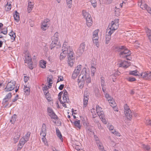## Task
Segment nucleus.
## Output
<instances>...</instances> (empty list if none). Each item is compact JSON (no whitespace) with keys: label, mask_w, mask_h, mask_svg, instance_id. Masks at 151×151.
Segmentation results:
<instances>
[{"label":"nucleus","mask_w":151,"mask_h":151,"mask_svg":"<svg viewBox=\"0 0 151 151\" xmlns=\"http://www.w3.org/2000/svg\"><path fill=\"white\" fill-rule=\"evenodd\" d=\"M104 77L102 76L101 77V86H105V81L104 80Z\"/></svg>","instance_id":"ea45409f"},{"label":"nucleus","mask_w":151,"mask_h":151,"mask_svg":"<svg viewBox=\"0 0 151 151\" xmlns=\"http://www.w3.org/2000/svg\"><path fill=\"white\" fill-rule=\"evenodd\" d=\"M91 66H95L96 65V60L95 59H93L91 62Z\"/></svg>","instance_id":"c03bdc74"},{"label":"nucleus","mask_w":151,"mask_h":151,"mask_svg":"<svg viewBox=\"0 0 151 151\" xmlns=\"http://www.w3.org/2000/svg\"><path fill=\"white\" fill-rule=\"evenodd\" d=\"M11 4H8V3H7L5 6V10L6 11H8L11 9Z\"/></svg>","instance_id":"58836bf2"},{"label":"nucleus","mask_w":151,"mask_h":151,"mask_svg":"<svg viewBox=\"0 0 151 151\" xmlns=\"http://www.w3.org/2000/svg\"><path fill=\"white\" fill-rule=\"evenodd\" d=\"M64 50L66 51L67 53L71 51L69 48H68L67 47H65L64 48H63L62 49V50L63 51H64Z\"/></svg>","instance_id":"6e6d98bb"},{"label":"nucleus","mask_w":151,"mask_h":151,"mask_svg":"<svg viewBox=\"0 0 151 151\" xmlns=\"http://www.w3.org/2000/svg\"><path fill=\"white\" fill-rule=\"evenodd\" d=\"M33 4L32 2V0H29L28 1V7L32 9L33 7Z\"/></svg>","instance_id":"37998d69"},{"label":"nucleus","mask_w":151,"mask_h":151,"mask_svg":"<svg viewBox=\"0 0 151 151\" xmlns=\"http://www.w3.org/2000/svg\"><path fill=\"white\" fill-rule=\"evenodd\" d=\"M47 111L48 115L51 119L55 120L58 119V117L54 113L52 108L48 107L47 109Z\"/></svg>","instance_id":"423d86ee"},{"label":"nucleus","mask_w":151,"mask_h":151,"mask_svg":"<svg viewBox=\"0 0 151 151\" xmlns=\"http://www.w3.org/2000/svg\"><path fill=\"white\" fill-rule=\"evenodd\" d=\"M125 48V47L124 46H120L116 47H115L116 51H117L119 52H122Z\"/></svg>","instance_id":"412c9836"},{"label":"nucleus","mask_w":151,"mask_h":151,"mask_svg":"<svg viewBox=\"0 0 151 151\" xmlns=\"http://www.w3.org/2000/svg\"><path fill=\"white\" fill-rule=\"evenodd\" d=\"M100 119H101V121L104 124H106L107 122L105 118V117L101 118Z\"/></svg>","instance_id":"774afa93"},{"label":"nucleus","mask_w":151,"mask_h":151,"mask_svg":"<svg viewBox=\"0 0 151 151\" xmlns=\"http://www.w3.org/2000/svg\"><path fill=\"white\" fill-rule=\"evenodd\" d=\"M66 2L67 4L69 5L68 6V7L69 8H70V6H71V5L72 4V0H66Z\"/></svg>","instance_id":"5fc2aeb1"},{"label":"nucleus","mask_w":151,"mask_h":151,"mask_svg":"<svg viewBox=\"0 0 151 151\" xmlns=\"http://www.w3.org/2000/svg\"><path fill=\"white\" fill-rule=\"evenodd\" d=\"M27 142V141L24 139V138H21L20 140L19 143V147L20 148H22L23 147V146Z\"/></svg>","instance_id":"a211bd4d"},{"label":"nucleus","mask_w":151,"mask_h":151,"mask_svg":"<svg viewBox=\"0 0 151 151\" xmlns=\"http://www.w3.org/2000/svg\"><path fill=\"white\" fill-rule=\"evenodd\" d=\"M124 112L127 119L129 120H131L132 119L133 114L127 104L124 105Z\"/></svg>","instance_id":"f03ea898"},{"label":"nucleus","mask_w":151,"mask_h":151,"mask_svg":"<svg viewBox=\"0 0 151 151\" xmlns=\"http://www.w3.org/2000/svg\"><path fill=\"white\" fill-rule=\"evenodd\" d=\"M89 97H84L83 100V107H86L88 104Z\"/></svg>","instance_id":"bb28decb"},{"label":"nucleus","mask_w":151,"mask_h":151,"mask_svg":"<svg viewBox=\"0 0 151 151\" xmlns=\"http://www.w3.org/2000/svg\"><path fill=\"white\" fill-rule=\"evenodd\" d=\"M16 82L14 81L11 80L7 84L6 88L4 89L5 92L11 91L15 88Z\"/></svg>","instance_id":"20e7f679"},{"label":"nucleus","mask_w":151,"mask_h":151,"mask_svg":"<svg viewBox=\"0 0 151 151\" xmlns=\"http://www.w3.org/2000/svg\"><path fill=\"white\" fill-rule=\"evenodd\" d=\"M21 134L19 130L15 131L14 134V139L15 143H16L19 140Z\"/></svg>","instance_id":"f8f14e48"},{"label":"nucleus","mask_w":151,"mask_h":151,"mask_svg":"<svg viewBox=\"0 0 151 151\" xmlns=\"http://www.w3.org/2000/svg\"><path fill=\"white\" fill-rule=\"evenodd\" d=\"M47 62L43 60H40L39 62V65L40 66H46Z\"/></svg>","instance_id":"f704fd0d"},{"label":"nucleus","mask_w":151,"mask_h":151,"mask_svg":"<svg viewBox=\"0 0 151 151\" xmlns=\"http://www.w3.org/2000/svg\"><path fill=\"white\" fill-rule=\"evenodd\" d=\"M31 133V132H27V134L25 135L24 137V139L27 141H28L29 138Z\"/></svg>","instance_id":"7c9ffc66"},{"label":"nucleus","mask_w":151,"mask_h":151,"mask_svg":"<svg viewBox=\"0 0 151 151\" xmlns=\"http://www.w3.org/2000/svg\"><path fill=\"white\" fill-rule=\"evenodd\" d=\"M109 103H110L111 104L110 105L113 108H115L116 109L115 110V111H118V110H116V104L115 102L114 101V100L113 99H111V100L109 101Z\"/></svg>","instance_id":"b1692460"},{"label":"nucleus","mask_w":151,"mask_h":151,"mask_svg":"<svg viewBox=\"0 0 151 151\" xmlns=\"http://www.w3.org/2000/svg\"><path fill=\"white\" fill-rule=\"evenodd\" d=\"M142 148L145 150L148 151L150 149L151 147L148 145L144 144L142 145Z\"/></svg>","instance_id":"2f4dec72"},{"label":"nucleus","mask_w":151,"mask_h":151,"mask_svg":"<svg viewBox=\"0 0 151 151\" xmlns=\"http://www.w3.org/2000/svg\"><path fill=\"white\" fill-rule=\"evenodd\" d=\"M77 69L75 70L72 75V77L73 79H75L77 77L81 70L80 67H77Z\"/></svg>","instance_id":"4468645a"},{"label":"nucleus","mask_w":151,"mask_h":151,"mask_svg":"<svg viewBox=\"0 0 151 151\" xmlns=\"http://www.w3.org/2000/svg\"><path fill=\"white\" fill-rule=\"evenodd\" d=\"M85 47L86 44L84 42H83L80 44V47L76 52V53L78 56H80L82 55L85 50Z\"/></svg>","instance_id":"0eeeda50"},{"label":"nucleus","mask_w":151,"mask_h":151,"mask_svg":"<svg viewBox=\"0 0 151 151\" xmlns=\"http://www.w3.org/2000/svg\"><path fill=\"white\" fill-rule=\"evenodd\" d=\"M8 99H6L4 98L2 101V104L4 105H5V106H8Z\"/></svg>","instance_id":"4c0bfd02"},{"label":"nucleus","mask_w":151,"mask_h":151,"mask_svg":"<svg viewBox=\"0 0 151 151\" xmlns=\"http://www.w3.org/2000/svg\"><path fill=\"white\" fill-rule=\"evenodd\" d=\"M97 146L100 151H105V150L104 149L102 143L98 145Z\"/></svg>","instance_id":"c9c22d12"},{"label":"nucleus","mask_w":151,"mask_h":151,"mask_svg":"<svg viewBox=\"0 0 151 151\" xmlns=\"http://www.w3.org/2000/svg\"><path fill=\"white\" fill-rule=\"evenodd\" d=\"M56 134L57 136L60 138V139L61 140L63 141V138L62 137V135L59 130V129L58 128V127L56 128Z\"/></svg>","instance_id":"aec40b11"},{"label":"nucleus","mask_w":151,"mask_h":151,"mask_svg":"<svg viewBox=\"0 0 151 151\" xmlns=\"http://www.w3.org/2000/svg\"><path fill=\"white\" fill-rule=\"evenodd\" d=\"M53 78V76L52 75H50L49 77L47 78V82H51L52 81V78Z\"/></svg>","instance_id":"a18cd8bd"},{"label":"nucleus","mask_w":151,"mask_h":151,"mask_svg":"<svg viewBox=\"0 0 151 151\" xmlns=\"http://www.w3.org/2000/svg\"><path fill=\"white\" fill-rule=\"evenodd\" d=\"M29 79V77L24 76V81L25 83L27 82L28 80Z\"/></svg>","instance_id":"338daca9"},{"label":"nucleus","mask_w":151,"mask_h":151,"mask_svg":"<svg viewBox=\"0 0 151 151\" xmlns=\"http://www.w3.org/2000/svg\"><path fill=\"white\" fill-rule=\"evenodd\" d=\"M113 0H105V3L106 4H109L111 3Z\"/></svg>","instance_id":"69168bd1"},{"label":"nucleus","mask_w":151,"mask_h":151,"mask_svg":"<svg viewBox=\"0 0 151 151\" xmlns=\"http://www.w3.org/2000/svg\"><path fill=\"white\" fill-rule=\"evenodd\" d=\"M67 54V52L65 50L63 51V52L60 53V60H62L64 59Z\"/></svg>","instance_id":"393cba45"},{"label":"nucleus","mask_w":151,"mask_h":151,"mask_svg":"<svg viewBox=\"0 0 151 151\" xmlns=\"http://www.w3.org/2000/svg\"><path fill=\"white\" fill-rule=\"evenodd\" d=\"M117 65L119 66H130L132 65L131 63L130 62H128L126 61H122V60H120L118 61L117 63Z\"/></svg>","instance_id":"9d476101"},{"label":"nucleus","mask_w":151,"mask_h":151,"mask_svg":"<svg viewBox=\"0 0 151 151\" xmlns=\"http://www.w3.org/2000/svg\"><path fill=\"white\" fill-rule=\"evenodd\" d=\"M105 96L109 101L113 99L111 96H110L109 94L107 93L105 95Z\"/></svg>","instance_id":"de8ad7c7"},{"label":"nucleus","mask_w":151,"mask_h":151,"mask_svg":"<svg viewBox=\"0 0 151 151\" xmlns=\"http://www.w3.org/2000/svg\"><path fill=\"white\" fill-rule=\"evenodd\" d=\"M148 72H147L145 71H143L142 73H139V77L143 78L147 80Z\"/></svg>","instance_id":"f3484780"},{"label":"nucleus","mask_w":151,"mask_h":151,"mask_svg":"<svg viewBox=\"0 0 151 151\" xmlns=\"http://www.w3.org/2000/svg\"><path fill=\"white\" fill-rule=\"evenodd\" d=\"M115 15L116 16L119 15V9L116 8V7H115Z\"/></svg>","instance_id":"4d7b16f0"},{"label":"nucleus","mask_w":151,"mask_h":151,"mask_svg":"<svg viewBox=\"0 0 151 151\" xmlns=\"http://www.w3.org/2000/svg\"><path fill=\"white\" fill-rule=\"evenodd\" d=\"M12 97V93L11 92H9L5 96V97L6 99H11Z\"/></svg>","instance_id":"8fccbe9b"},{"label":"nucleus","mask_w":151,"mask_h":151,"mask_svg":"<svg viewBox=\"0 0 151 151\" xmlns=\"http://www.w3.org/2000/svg\"><path fill=\"white\" fill-rule=\"evenodd\" d=\"M111 36L109 35H107V34H106V43L108 44L109 43V41L111 39Z\"/></svg>","instance_id":"72a5a7b5"},{"label":"nucleus","mask_w":151,"mask_h":151,"mask_svg":"<svg viewBox=\"0 0 151 151\" xmlns=\"http://www.w3.org/2000/svg\"><path fill=\"white\" fill-rule=\"evenodd\" d=\"M26 55L28 58H25V60H24L25 63H27V65L29 66L32 65V62L30 56V55L28 54Z\"/></svg>","instance_id":"2eb2a0df"},{"label":"nucleus","mask_w":151,"mask_h":151,"mask_svg":"<svg viewBox=\"0 0 151 151\" xmlns=\"http://www.w3.org/2000/svg\"><path fill=\"white\" fill-rule=\"evenodd\" d=\"M63 102L65 103L66 102H68L69 101V98L68 96V93L65 89H64L63 90Z\"/></svg>","instance_id":"ddd939ff"},{"label":"nucleus","mask_w":151,"mask_h":151,"mask_svg":"<svg viewBox=\"0 0 151 151\" xmlns=\"http://www.w3.org/2000/svg\"><path fill=\"white\" fill-rule=\"evenodd\" d=\"M91 78L88 77L86 79V83L87 84H88L89 83H91Z\"/></svg>","instance_id":"052dcab7"},{"label":"nucleus","mask_w":151,"mask_h":151,"mask_svg":"<svg viewBox=\"0 0 151 151\" xmlns=\"http://www.w3.org/2000/svg\"><path fill=\"white\" fill-rule=\"evenodd\" d=\"M93 36L96 37H98V32L97 31L95 30L94 31V32H93Z\"/></svg>","instance_id":"0e129e2a"},{"label":"nucleus","mask_w":151,"mask_h":151,"mask_svg":"<svg viewBox=\"0 0 151 151\" xmlns=\"http://www.w3.org/2000/svg\"><path fill=\"white\" fill-rule=\"evenodd\" d=\"M45 96L48 101H50L52 100V98L51 97L50 94L49 93H48L47 95H45Z\"/></svg>","instance_id":"a19ab883"},{"label":"nucleus","mask_w":151,"mask_h":151,"mask_svg":"<svg viewBox=\"0 0 151 151\" xmlns=\"http://www.w3.org/2000/svg\"><path fill=\"white\" fill-rule=\"evenodd\" d=\"M30 89L29 87H27L26 86L24 89V91L27 95L29 93Z\"/></svg>","instance_id":"e433bc0d"},{"label":"nucleus","mask_w":151,"mask_h":151,"mask_svg":"<svg viewBox=\"0 0 151 151\" xmlns=\"http://www.w3.org/2000/svg\"><path fill=\"white\" fill-rule=\"evenodd\" d=\"M82 14L86 20V24L88 27H90L93 24V21L91 15L85 10L82 11Z\"/></svg>","instance_id":"f257e3e1"},{"label":"nucleus","mask_w":151,"mask_h":151,"mask_svg":"<svg viewBox=\"0 0 151 151\" xmlns=\"http://www.w3.org/2000/svg\"><path fill=\"white\" fill-rule=\"evenodd\" d=\"M127 80L128 81L130 82L134 81L136 80V79L135 78L131 77H129L127 79Z\"/></svg>","instance_id":"09e8293b"},{"label":"nucleus","mask_w":151,"mask_h":151,"mask_svg":"<svg viewBox=\"0 0 151 151\" xmlns=\"http://www.w3.org/2000/svg\"><path fill=\"white\" fill-rule=\"evenodd\" d=\"M130 51L126 48V47L119 54L120 55H122V58L127 57H129L131 55Z\"/></svg>","instance_id":"6e6552de"},{"label":"nucleus","mask_w":151,"mask_h":151,"mask_svg":"<svg viewBox=\"0 0 151 151\" xmlns=\"http://www.w3.org/2000/svg\"><path fill=\"white\" fill-rule=\"evenodd\" d=\"M63 92V91H61L58 94V99L60 101V102H61V98Z\"/></svg>","instance_id":"603ef678"},{"label":"nucleus","mask_w":151,"mask_h":151,"mask_svg":"<svg viewBox=\"0 0 151 151\" xmlns=\"http://www.w3.org/2000/svg\"><path fill=\"white\" fill-rule=\"evenodd\" d=\"M129 74L130 75H132L135 76H138L139 77V73L138 71H137V70H134L130 71Z\"/></svg>","instance_id":"6ab92c4d"},{"label":"nucleus","mask_w":151,"mask_h":151,"mask_svg":"<svg viewBox=\"0 0 151 151\" xmlns=\"http://www.w3.org/2000/svg\"><path fill=\"white\" fill-rule=\"evenodd\" d=\"M91 71L92 74H93L92 76L94 75V74L96 71V68L94 67H91Z\"/></svg>","instance_id":"13d9d810"},{"label":"nucleus","mask_w":151,"mask_h":151,"mask_svg":"<svg viewBox=\"0 0 151 151\" xmlns=\"http://www.w3.org/2000/svg\"><path fill=\"white\" fill-rule=\"evenodd\" d=\"M142 2V1L139 2L138 4V5H139V4H140V7L141 8L143 9H147L148 7V6L146 4L143 3Z\"/></svg>","instance_id":"4be33fe9"},{"label":"nucleus","mask_w":151,"mask_h":151,"mask_svg":"<svg viewBox=\"0 0 151 151\" xmlns=\"http://www.w3.org/2000/svg\"><path fill=\"white\" fill-rule=\"evenodd\" d=\"M86 73V68L85 67H84L82 70L81 74L78 76V81H79L78 82V83L80 82L81 81H84L85 77H86L85 75Z\"/></svg>","instance_id":"1a4fd4ad"},{"label":"nucleus","mask_w":151,"mask_h":151,"mask_svg":"<svg viewBox=\"0 0 151 151\" xmlns=\"http://www.w3.org/2000/svg\"><path fill=\"white\" fill-rule=\"evenodd\" d=\"M147 80H151V72H148Z\"/></svg>","instance_id":"680f3d73"},{"label":"nucleus","mask_w":151,"mask_h":151,"mask_svg":"<svg viewBox=\"0 0 151 151\" xmlns=\"http://www.w3.org/2000/svg\"><path fill=\"white\" fill-rule=\"evenodd\" d=\"M58 38L52 37V42L57 44L58 41Z\"/></svg>","instance_id":"864d4df0"},{"label":"nucleus","mask_w":151,"mask_h":151,"mask_svg":"<svg viewBox=\"0 0 151 151\" xmlns=\"http://www.w3.org/2000/svg\"><path fill=\"white\" fill-rule=\"evenodd\" d=\"M104 112L102 111H101L98 113L97 114L100 118L105 117Z\"/></svg>","instance_id":"79ce46f5"},{"label":"nucleus","mask_w":151,"mask_h":151,"mask_svg":"<svg viewBox=\"0 0 151 151\" xmlns=\"http://www.w3.org/2000/svg\"><path fill=\"white\" fill-rule=\"evenodd\" d=\"M16 115H14L12 117L11 119L10 120V122L12 124H14L16 120Z\"/></svg>","instance_id":"473e14b6"},{"label":"nucleus","mask_w":151,"mask_h":151,"mask_svg":"<svg viewBox=\"0 0 151 151\" xmlns=\"http://www.w3.org/2000/svg\"><path fill=\"white\" fill-rule=\"evenodd\" d=\"M68 60V61L69 65L73 66L75 62V57L74 53L73 52L70 51L67 53Z\"/></svg>","instance_id":"7ed1b4c3"},{"label":"nucleus","mask_w":151,"mask_h":151,"mask_svg":"<svg viewBox=\"0 0 151 151\" xmlns=\"http://www.w3.org/2000/svg\"><path fill=\"white\" fill-rule=\"evenodd\" d=\"M102 111V109L99 105H97L96 106V111L97 113Z\"/></svg>","instance_id":"49530a36"},{"label":"nucleus","mask_w":151,"mask_h":151,"mask_svg":"<svg viewBox=\"0 0 151 151\" xmlns=\"http://www.w3.org/2000/svg\"><path fill=\"white\" fill-rule=\"evenodd\" d=\"M63 80V76H60L59 77L58 79L57 80V83L60 81H62Z\"/></svg>","instance_id":"e2e57ef3"},{"label":"nucleus","mask_w":151,"mask_h":151,"mask_svg":"<svg viewBox=\"0 0 151 151\" xmlns=\"http://www.w3.org/2000/svg\"><path fill=\"white\" fill-rule=\"evenodd\" d=\"M50 20L46 18L44 19L42 22V24L41 28L44 31H45L49 27L50 24Z\"/></svg>","instance_id":"39448f33"},{"label":"nucleus","mask_w":151,"mask_h":151,"mask_svg":"<svg viewBox=\"0 0 151 151\" xmlns=\"http://www.w3.org/2000/svg\"><path fill=\"white\" fill-rule=\"evenodd\" d=\"M114 31V30H112L111 29H109V28L108 27L106 29V34H107V35L111 36Z\"/></svg>","instance_id":"c756f323"},{"label":"nucleus","mask_w":151,"mask_h":151,"mask_svg":"<svg viewBox=\"0 0 151 151\" xmlns=\"http://www.w3.org/2000/svg\"><path fill=\"white\" fill-rule=\"evenodd\" d=\"M146 31L148 38L151 42V30L147 28L146 29Z\"/></svg>","instance_id":"a878e982"},{"label":"nucleus","mask_w":151,"mask_h":151,"mask_svg":"<svg viewBox=\"0 0 151 151\" xmlns=\"http://www.w3.org/2000/svg\"><path fill=\"white\" fill-rule=\"evenodd\" d=\"M80 122L79 120L75 121L74 122V124L75 126L79 129L81 128V127L80 125Z\"/></svg>","instance_id":"cd10ccee"},{"label":"nucleus","mask_w":151,"mask_h":151,"mask_svg":"<svg viewBox=\"0 0 151 151\" xmlns=\"http://www.w3.org/2000/svg\"><path fill=\"white\" fill-rule=\"evenodd\" d=\"M14 19L17 22H18L19 20V13L16 11L15 12V14L14 15Z\"/></svg>","instance_id":"5701e85b"},{"label":"nucleus","mask_w":151,"mask_h":151,"mask_svg":"<svg viewBox=\"0 0 151 151\" xmlns=\"http://www.w3.org/2000/svg\"><path fill=\"white\" fill-rule=\"evenodd\" d=\"M47 126L46 124L43 123L40 131V135L43 137H45L47 134Z\"/></svg>","instance_id":"9b49d317"},{"label":"nucleus","mask_w":151,"mask_h":151,"mask_svg":"<svg viewBox=\"0 0 151 151\" xmlns=\"http://www.w3.org/2000/svg\"><path fill=\"white\" fill-rule=\"evenodd\" d=\"M3 31H1L0 32V33H3L4 35H6L7 33V28H4L3 29Z\"/></svg>","instance_id":"3c124183"},{"label":"nucleus","mask_w":151,"mask_h":151,"mask_svg":"<svg viewBox=\"0 0 151 151\" xmlns=\"http://www.w3.org/2000/svg\"><path fill=\"white\" fill-rule=\"evenodd\" d=\"M15 34V33L13 32V30H12L9 34V35L11 37V39L13 40H15L16 37Z\"/></svg>","instance_id":"c85d7f7f"},{"label":"nucleus","mask_w":151,"mask_h":151,"mask_svg":"<svg viewBox=\"0 0 151 151\" xmlns=\"http://www.w3.org/2000/svg\"><path fill=\"white\" fill-rule=\"evenodd\" d=\"M56 44H57L52 42L50 46V49L51 50L52 49V48L55 46Z\"/></svg>","instance_id":"bf43d9fd"},{"label":"nucleus","mask_w":151,"mask_h":151,"mask_svg":"<svg viewBox=\"0 0 151 151\" xmlns=\"http://www.w3.org/2000/svg\"><path fill=\"white\" fill-rule=\"evenodd\" d=\"M119 25V24H115L113 22H111V23L109 24V25L108 28L115 31L118 28Z\"/></svg>","instance_id":"dca6fc26"}]
</instances>
